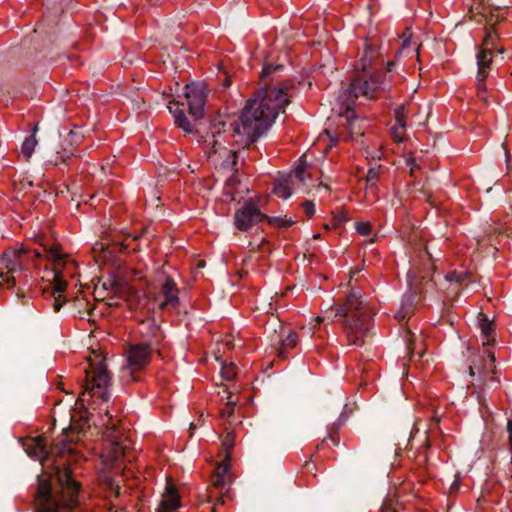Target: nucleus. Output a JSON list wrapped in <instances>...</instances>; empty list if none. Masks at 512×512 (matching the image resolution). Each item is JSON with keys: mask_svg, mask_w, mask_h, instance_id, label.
<instances>
[{"mask_svg": "<svg viewBox=\"0 0 512 512\" xmlns=\"http://www.w3.org/2000/svg\"><path fill=\"white\" fill-rule=\"evenodd\" d=\"M294 223H295V221H293L292 219L282 218L281 227L288 228V227L293 226Z\"/></svg>", "mask_w": 512, "mask_h": 512, "instance_id": "49530a36", "label": "nucleus"}, {"mask_svg": "<svg viewBox=\"0 0 512 512\" xmlns=\"http://www.w3.org/2000/svg\"><path fill=\"white\" fill-rule=\"evenodd\" d=\"M492 63V50L490 48H480L477 53V66L480 80H486L489 75L490 65Z\"/></svg>", "mask_w": 512, "mask_h": 512, "instance_id": "dca6fc26", "label": "nucleus"}, {"mask_svg": "<svg viewBox=\"0 0 512 512\" xmlns=\"http://www.w3.org/2000/svg\"><path fill=\"white\" fill-rule=\"evenodd\" d=\"M164 300L159 304V309L164 311L168 308L178 309L180 305L179 289L171 276H166L161 286Z\"/></svg>", "mask_w": 512, "mask_h": 512, "instance_id": "ddd939ff", "label": "nucleus"}, {"mask_svg": "<svg viewBox=\"0 0 512 512\" xmlns=\"http://www.w3.org/2000/svg\"><path fill=\"white\" fill-rule=\"evenodd\" d=\"M303 210L308 217H312L315 213V205L312 201H305L302 204Z\"/></svg>", "mask_w": 512, "mask_h": 512, "instance_id": "e433bc0d", "label": "nucleus"}, {"mask_svg": "<svg viewBox=\"0 0 512 512\" xmlns=\"http://www.w3.org/2000/svg\"><path fill=\"white\" fill-rule=\"evenodd\" d=\"M237 173L233 172V175L228 179L229 184L238 183Z\"/></svg>", "mask_w": 512, "mask_h": 512, "instance_id": "8fccbe9b", "label": "nucleus"}, {"mask_svg": "<svg viewBox=\"0 0 512 512\" xmlns=\"http://www.w3.org/2000/svg\"><path fill=\"white\" fill-rule=\"evenodd\" d=\"M487 21H488L489 23H491V24H490V26H491L492 24H495V25H496V23H498V20H495V22H494V23H492V21H493V15H491V16L487 19Z\"/></svg>", "mask_w": 512, "mask_h": 512, "instance_id": "6e6d98bb", "label": "nucleus"}, {"mask_svg": "<svg viewBox=\"0 0 512 512\" xmlns=\"http://www.w3.org/2000/svg\"><path fill=\"white\" fill-rule=\"evenodd\" d=\"M408 286L411 291V303L413 301H418L420 299V294L422 293L420 284L421 281L419 280L418 276L416 274H413L411 271L408 273Z\"/></svg>", "mask_w": 512, "mask_h": 512, "instance_id": "4be33fe9", "label": "nucleus"}, {"mask_svg": "<svg viewBox=\"0 0 512 512\" xmlns=\"http://www.w3.org/2000/svg\"><path fill=\"white\" fill-rule=\"evenodd\" d=\"M347 221H348V218L346 216H344L343 214L339 215V216H335L333 219L332 226L337 229V228H340Z\"/></svg>", "mask_w": 512, "mask_h": 512, "instance_id": "58836bf2", "label": "nucleus"}, {"mask_svg": "<svg viewBox=\"0 0 512 512\" xmlns=\"http://www.w3.org/2000/svg\"><path fill=\"white\" fill-rule=\"evenodd\" d=\"M299 337L298 334L294 331H290L285 339L281 342V347L278 352V356L281 358L286 357V353L288 349L294 348L298 343Z\"/></svg>", "mask_w": 512, "mask_h": 512, "instance_id": "aec40b11", "label": "nucleus"}, {"mask_svg": "<svg viewBox=\"0 0 512 512\" xmlns=\"http://www.w3.org/2000/svg\"><path fill=\"white\" fill-rule=\"evenodd\" d=\"M325 442V439L322 441V443L320 445H317V448L319 449Z\"/></svg>", "mask_w": 512, "mask_h": 512, "instance_id": "0e129e2a", "label": "nucleus"}, {"mask_svg": "<svg viewBox=\"0 0 512 512\" xmlns=\"http://www.w3.org/2000/svg\"><path fill=\"white\" fill-rule=\"evenodd\" d=\"M163 511H176L180 506V497L174 486L166 488L164 499L161 502Z\"/></svg>", "mask_w": 512, "mask_h": 512, "instance_id": "f3484780", "label": "nucleus"}, {"mask_svg": "<svg viewBox=\"0 0 512 512\" xmlns=\"http://www.w3.org/2000/svg\"><path fill=\"white\" fill-rule=\"evenodd\" d=\"M476 80H477V85H476L477 95H478V97H479L481 100H485V99H486V85H485V80H480V79H479V74H478V73H477Z\"/></svg>", "mask_w": 512, "mask_h": 512, "instance_id": "473e14b6", "label": "nucleus"}, {"mask_svg": "<svg viewBox=\"0 0 512 512\" xmlns=\"http://www.w3.org/2000/svg\"><path fill=\"white\" fill-rule=\"evenodd\" d=\"M394 65H395L394 61H389L387 63V71L391 72L393 70Z\"/></svg>", "mask_w": 512, "mask_h": 512, "instance_id": "3c124183", "label": "nucleus"}, {"mask_svg": "<svg viewBox=\"0 0 512 512\" xmlns=\"http://www.w3.org/2000/svg\"><path fill=\"white\" fill-rule=\"evenodd\" d=\"M85 373L82 396L97 397L103 402H107L109 399L108 386L111 376L105 361L101 359L97 363L90 362L89 368L85 370Z\"/></svg>", "mask_w": 512, "mask_h": 512, "instance_id": "39448f33", "label": "nucleus"}, {"mask_svg": "<svg viewBox=\"0 0 512 512\" xmlns=\"http://www.w3.org/2000/svg\"><path fill=\"white\" fill-rule=\"evenodd\" d=\"M206 98V93L201 86L186 85L185 99L189 109V114L195 120L203 118Z\"/></svg>", "mask_w": 512, "mask_h": 512, "instance_id": "f8f14e48", "label": "nucleus"}, {"mask_svg": "<svg viewBox=\"0 0 512 512\" xmlns=\"http://www.w3.org/2000/svg\"><path fill=\"white\" fill-rule=\"evenodd\" d=\"M384 170L385 169L382 165L369 168L365 179L366 186L371 189L377 188V183L380 179V176L384 173Z\"/></svg>", "mask_w": 512, "mask_h": 512, "instance_id": "5701e85b", "label": "nucleus"}, {"mask_svg": "<svg viewBox=\"0 0 512 512\" xmlns=\"http://www.w3.org/2000/svg\"><path fill=\"white\" fill-rule=\"evenodd\" d=\"M273 193L279 198L288 199L291 196L292 191L288 185L279 183L274 186Z\"/></svg>", "mask_w": 512, "mask_h": 512, "instance_id": "c85d7f7f", "label": "nucleus"}, {"mask_svg": "<svg viewBox=\"0 0 512 512\" xmlns=\"http://www.w3.org/2000/svg\"><path fill=\"white\" fill-rule=\"evenodd\" d=\"M340 120H344L345 122H341L343 129L339 130L338 137L343 140H357L358 137L364 135L362 131L363 120L359 119L355 115V111L347 106L345 112L339 114Z\"/></svg>", "mask_w": 512, "mask_h": 512, "instance_id": "9b49d317", "label": "nucleus"}, {"mask_svg": "<svg viewBox=\"0 0 512 512\" xmlns=\"http://www.w3.org/2000/svg\"><path fill=\"white\" fill-rule=\"evenodd\" d=\"M154 329H155V331H159V330H160V327L155 325V326H154Z\"/></svg>", "mask_w": 512, "mask_h": 512, "instance_id": "e2e57ef3", "label": "nucleus"}, {"mask_svg": "<svg viewBox=\"0 0 512 512\" xmlns=\"http://www.w3.org/2000/svg\"><path fill=\"white\" fill-rule=\"evenodd\" d=\"M469 374H470V376H474V374H475L474 367L472 365L469 366Z\"/></svg>", "mask_w": 512, "mask_h": 512, "instance_id": "4d7b16f0", "label": "nucleus"}, {"mask_svg": "<svg viewBox=\"0 0 512 512\" xmlns=\"http://www.w3.org/2000/svg\"><path fill=\"white\" fill-rule=\"evenodd\" d=\"M61 293L62 292L56 291L55 285H53V287H49L43 290V294H48L51 298H53L52 306L54 312H59L63 304L65 303V300L62 299Z\"/></svg>", "mask_w": 512, "mask_h": 512, "instance_id": "393cba45", "label": "nucleus"}, {"mask_svg": "<svg viewBox=\"0 0 512 512\" xmlns=\"http://www.w3.org/2000/svg\"><path fill=\"white\" fill-rule=\"evenodd\" d=\"M111 285L114 287V286H116V285H117V283L114 281V282H112V284H111Z\"/></svg>", "mask_w": 512, "mask_h": 512, "instance_id": "338daca9", "label": "nucleus"}, {"mask_svg": "<svg viewBox=\"0 0 512 512\" xmlns=\"http://www.w3.org/2000/svg\"><path fill=\"white\" fill-rule=\"evenodd\" d=\"M264 220H266L272 226L281 227V217H271L266 215V217H264Z\"/></svg>", "mask_w": 512, "mask_h": 512, "instance_id": "a19ab883", "label": "nucleus"}, {"mask_svg": "<svg viewBox=\"0 0 512 512\" xmlns=\"http://www.w3.org/2000/svg\"><path fill=\"white\" fill-rule=\"evenodd\" d=\"M479 327L481 334L486 338V342H483V346H489L495 342L494 338H491L494 332V324L490 321L486 315L480 314Z\"/></svg>", "mask_w": 512, "mask_h": 512, "instance_id": "a211bd4d", "label": "nucleus"}, {"mask_svg": "<svg viewBox=\"0 0 512 512\" xmlns=\"http://www.w3.org/2000/svg\"><path fill=\"white\" fill-rule=\"evenodd\" d=\"M410 43L411 42L409 39H405L402 43L401 49L398 51L397 54H402L403 52H405L409 48Z\"/></svg>", "mask_w": 512, "mask_h": 512, "instance_id": "a18cd8bd", "label": "nucleus"}, {"mask_svg": "<svg viewBox=\"0 0 512 512\" xmlns=\"http://www.w3.org/2000/svg\"><path fill=\"white\" fill-rule=\"evenodd\" d=\"M471 273L468 271H451L445 275V279L448 282H455L456 284L462 285L471 279Z\"/></svg>", "mask_w": 512, "mask_h": 512, "instance_id": "b1692460", "label": "nucleus"}, {"mask_svg": "<svg viewBox=\"0 0 512 512\" xmlns=\"http://www.w3.org/2000/svg\"><path fill=\"white\" fill-rule=\"evenodd\" d=\"M223 376L227 379V380H231L233 378L232 374H230V372H223Z\"/></svg>", "mask_w": 512, "mask_h": 512, "instance_id": "864d4df0", "label": "nucleus"}, {"mask_svg": "<svg viewBox=\"0 0 512 512\" xmlns=\"http://www.w3.org/2000/svg\"><path fill=\"white\" fill-rule=\"evenodd\" d=\"M374 51L370 46H366L364 55L360 59L362 73L356 75L347 90V100L354 102L360 96L366 99H373L383 89L385 74L381 71L369 73L367 69L371 66Z\"/></svg>", "mask_w": 512, "mask_h": 512, "instance_id": "20e7f679", "label": "nucleus"}, {"mask_svg": "<svg viewBox=\"0 0 512 512\" xmlns=\"http://www.w3.org/2000/svg\"><path fill=\"white\" fill-rule=\"evenodd\" d=\"M287 88L267 86L261 88L252 98L247 100L238 121L232 124L239 150H246L239 161L243 164L246 158L255 160L250 153L257 151L255 142L273 125L280 112H285L290 103Z\"/></svg>", "mask_w": 512, "mask_h": 512, "instance_id": "f03ea898", "label": "nucleus"}, {"mask_svg": "<svg viewBox=\"0 0 512 512\" xmlns=\"http://www.w3.org/2000/svg\"><path fill=\"white\" fill-rule=\"evenodd\" d=\"M394 116L396 121L395 124H403L406 126V107L404 105H399L397 108H395Z\"/></svg>", "mask_w": 512, "mask_h": 512, "instance_id": "c756f323", "label": "nucleus"}, {"mask_svg": "<svg viewBox=\"0 0 512 512\" xmlns=\"http://www.w3.org/2000/svg\"><path fill=\"white\" fill-rule=\"evenodd\" d=\"M380 512H397V510L391 501H386L383 503Z\"/></svg>", "mask_w": 512, "mask_h": 512, "instance_id": "79ce46f5", "label": "nucleus"}, {"mask_svg": "<svg viewBox=\"0 0 512 512\" xmlns=\"http://www.w3.org/2000/svg\"><path fill=\"white\" fill-rule=\"evenodd\" d=\"M316 321L319 323V322L323 321V318L322 317H317Z\"/></svg>", "mask_w": 512, "mask_h": 512, "instance_id": "680f3d73", "label": "nucleus"}, {"mask_svg": "<svg viewBox=\"0 0 512 512\" xmlns=\"http://www.w3.org/2000/svg\"><path fill=\"white\" fill-rule=\"evenodd\" d=\"M356 230L360 235L368 236L371 233L372 226L369 222H357Z\"/></svg>", "mask_w": 512, "mask_h": 512, "instance_id": "2f4dec72", "label": "nucleus"}, {"mask_svg": "<svg viewBox=\"0 0 512 512\" xmlns=\"http://www.w3.org/2000/svg\"><path fill=\"white\" fill-rule=\"evenodd\" d=\"M219 500L221 503H224V500L222 499V497H219Z\"/></svg>", "mask_w": 512, "mask_h": 512, "instance_id": "774afa93", "label": "nucleus"}, {"mask_svg": "<svg viewBox=\"0 0 512 512\" xmlns=\"http://www.w3.org/2000/svg\"><path fill=\"white\" fill-rule=\"evenodd\" d=\"M246 150H233L229 151L227 158L223 161V167L229 170H232L235 173H238L239 167V158L241 154H245Z\"/></svg>", "mask_w": 512, "mask_h": 512, "instance_id": "412c9836", "label": "nucleus"}, {"mask_svg": "<svg viewBox=\"0 0 512 512\" xmlns=\"http://www.w3.org/2000/svg\"><path fill=\"white\" fill-rule=\"evenodd\" d=\"M319 237H320V235H319V234H315V235H314V238H316V239H317V238H319Z\"/></svg>", "mask_w": 512, "mask_h": 512, "instance_id": "69168bd1", "label": "nucleus"}, {"mask_svg": "<svg viewBox=\"0 0 512 512\" xmlns=\"http://www.w3.org/2000/svg\"><path fill=\"white\" fill-rule=\"evenodd\" d=\"M420 45L417 43H414V49L413 52L418 56L419 54Z\"/></svg>", "mask_w": 512, "mask_h": 512, "instance_id": "603ef678", "label": "nucleus"}, {"mask_svg": "<svg viewBox=\"0 0 512 512\" xmlns=\"http://www.w3.org/2000/svg\"><path fill=\"white\" fill-rule=\"evenodd\" d=\"M152 351L150 342L131 344L127 351V361L131 372L144 369L151 361Z\"/></svg>", "mask_w": 512, "mask_h": 512, "instance_id": "9d476101", "label": "nucleus"}, {"mask_svg": "<svg viewBox=\"0 0 512 512\" xmlns=\"http://www.w3.org/2000/svg\"><path fill=\"white\" fill-rule=\"evenodd\" d=\"M506 430L508 433V442H509V448L511 452V465H512V420L509 419L507 422Z\"/></svg>", "mask_w": 512, "mask_h": 512, "instance_id": "ea45409f", "label": "nucleus"}, {"mask_svg": "<svg viewBox=\"0 0 512 512\" xmlns=\"http://www.w3.org/2000/svg\"><path fill=\"white\" fill-rule=\"evenodd\" d=\"M168 109L174 117L175 124L186 133H193L194 127L186 117L184 110L179 108V102H169Z\"/></svg>", "mask_w": 512, "mask_h": 512, "instance_id": "2eb2a0df", "label": "nucleus"}, {"mask_svg": "<svg viewBox=\"0 0 512 512\" xmlns=\"http://www.w3.org/2000/svg\"><path fill=\"white\" fill-rule=\"evenodd\" d=\"M425 446L428 448L430 446V442L428 439L425 440Z\"/></svg>", "mask_w": 512, "mask_h": 512, "instance_id": "052dcab7", "label": "nucleus"}, {"mask_svg": "<svg viewBox=\"0 0 512 512\" xmlns=\"http://www.w3.org/2000/svg\"><path fill=\"white\" fill-rule=\"evenodd\" d=\"M47 258L52 262L53 280L52 284L55 285L56 291L64 292L67 288L65 277L69 275L73 277L72 269L75 268L73 260L65 259L56 248H51L47 253Z\"/></svg>", "mask_w": 512, "mask_h": 512, "instance_id": "0eeeda50", "label": "nucleus"}, {"mask_svg": "<svg viewBox=\"0 0 512 512\" xmlns=\"http://www.w3.org/2000/svg\"><path fill=\"white\" fill-rule=\"evenodd\" d=\"M74 438L66 434L61 440L48 446L45 438L32 440L26 451L41 459L42 465H53V475L46 473L37 477L35 512H74L79 503L81 485L72 477L69 460L73 453Z\"/></svg>", "mask_w": 512, "mask_h": 512, "instance_id": "f257e3e1", "label": "nucleus"}, {"mask_svg": "<svg viewBox=\"0 0 512 512\" xmlns=\"http://www.w3.org/2000/svg\"><path fill=\"white\" fill-rule=\"evenodd\" d=\"M295 177L301 181V182H304L305 181V178H306V165L305 164H301V165H298L296 168H295Z\"/></svg>", "mask_w": 512, "mask_h": 512, "instance_id": "c9c22d12", "label": "nucleus"}, {"mask_svg": "<svg viewBox=\"0 0 512 512\" xmlns=\"http://www.w3.org/2000/svg\"><path fill=\"white\" fill-rule=\"evenodd\" d=\"M432 421L435 423V425H438V423H439V421H440V420H439V418H438V417H433V418H432Z\"/></svg>", "mask_w": 512, "mask_h": 512, "instance_id": "bf43d9fd", "label": "nucleus"}, {"mask_svg": "<svg viewBox=\"0 0 512 512\" xmlns=\"http://www.w3.org/2000/svg\"><path fill=\"white\" fill-rule=\"evenodd\" d=\"M416 169H419V166H418V167H413V166H412V167H410V176H411V177H414V173H415V170H416Z\"/></svg>", "mask_w": 512, "mask_h": 512, "instance_id": "5fc2aeb1", "label": "nucleus"}, {"mask_svg": "<svg viewBox=\"0 0 512 512\" xmlns=\"http://www.w3.org/2000/svg\"><path fill=\"white\" fill-rule=\"evenodd\" d=\"M498 39L495 24L486 28L485 37L481 48H490L491 50L496 47V41Z\"/></svg>", "mask_w": 512, "mask_h": 512, "instance_id": "a878e982", "label": "nucleus"}, {"mask_svg": "<svg viewBox=\"0 0 512 512\" xmlns=\"http://www.w3.org/2000/svg\"><path fill=\"white\" fill-rule=\"evenodd\" d=\"M345 418L341 415L331 426L328 427V433L338 434L344 425Z\"/></svg>", "mask_w": 512, "mask_h": 512, "instance_id": "72a5a7b5", "label": "nucleus"}, {"mask_svg": "<svg viewBox=\"0 0 512 512\" xmlns=\"http://www.w3.org/2000/svg\"><path fill=\"white\" fill-rule=\"evenodd\" d=\"M409 313H411V305L409 307L403 305L402 308L396 314V319H398L399 321H403Z\"/></svg>", "mask_w": 512, "mask_h": 512, "instance_id": "4c0bfd02", "label": "nucleus"}, {"mask_svg": "<svg viewBox=\"0 0 512 512\" xmlns=\"http://www.w3.org/2000/svg\"><path fill=\"white\" fill-rule=\"evenodd\" d=\"M106 416L108 420L107 422H103V425L111 431L109 437L112 438L107 448V461H109L112 466L120 468L127 456L128 446L124 444L122 437L115 434L116 425L111 422L112 416L109 415V412H106Z\"/></svg>", "mask_w": 512, "mask_h": 512, "instance_id": "6e6552de", "label": "nucleus"}, {"mask_svg": "<svg viewBox=\"0 0 512 512\" xmlns=\"http://www.w3.org/2000/svg\"><path fill=\"white\" fill-rule=\"evenodd\" d=\"M327 438L331 440V442L333 443V445H335V446L339 445L340 437H339V435H338V434L328 433Z\"/></svg>", "mask_w": 512, "mask_h": 512, "instance_id": "c03bdc74", "label": "nucleus"}, {"mask_svg": "<svg viewBox=\"0 0 512 512\" xmlns=\"http://www.w3.org/2000/svg\"><path fill=\"white\" fill-rule=\"evenodd\" d=\"M233 395L228 392L227 403L224 408L220 410V416L223 419H229L234 414V407L237 404L236 400H233Z\"/></svg>", "mask_w": 512, "mask_h": 512, "instance_id": "bb28decb", "label": "nucleus"}, {"mask_svg": "<svg viewBox=\"0 0 512 512\" xmlns=\"http://www.w3.org/2000/svg\"><path fill=\"white\" fill-rule=\"evenodd\" d=\"M223 446L228 455L234 447V434L232 432L226 435L225 439L223 440Z\"/></svg>", "mask_w": 512, "mask_h": 512, "instance_id": "f704fd0d", "label": "nucleus"}, {"mask_svg": "<svg viewBox=\"0 0 512 512\" xmlns=\"http://www.w3.org/2000/svg\"><path fill=\"white\" fill-rule=\"evenodd\" d=\"M37 131H38V125L35 124L33 127V130H32V134L30 136L26 137L22 143L21 152L27 160L32 156L34 149L37 145V140H36V136H35Z\"/></svg>", "mask_w": 512, "mask_h": 512, "instance_id": "6ab92c4d", "label": "nucleus"}, {"mask_svg": "<svg viewBox=\"0 0 512 512\" xmlns=\"http://www.w3.org/2000/svg\"><path fill=\"white\" fill-rule=\"evenodd\" d=\"M27 251L23 248H7L0 256V278L12 288L16 285L15 273L26 272L25 256Z\"/></svg>", "mask_w": 512, "mask_h": 512, "instance_id": "423d86ee", "label": "nucleus"}, {"mask_svg": "<svg viewBox=\"0 0 512 512\" xmlns=\"http://www.w3.org/2000/svg\"><path fill=\"white\" fill-rule=\"evenodd\" d=\"M406 165L409 167H418V165L415 162V159L412 157L406 159Z\"/></svg>", "mask_w": 512, "mask_h": 512, "instance_id": "09e8293b", "label": "nucleus"}, {"mask_svg": "<svg viewBox=\"0 0 512 512\" xmlns=\"http://www.w3.org/2000/svg\"><path fill=\"white\" fill-rule=\"evenodd\" d=\"M230 466V458L226 456L225 460L217 465L213 474V486L220 490L222 493L223 490L228 491L230 486V476L228 475V470Z\"/></svg>", "mask_w": 512, "mask_h": 512, "instance_id": "4468645a", "label": "nucleus"}, {"mask_svg": "<svg viewBox=\"0 0 512 512\" xmlns=\"http://www.w3.org/2000/svg\"><path fill=\"white\" fill-rule=\"evenodd\" d=\"M326 318L342 324L349 345L361 347L364 344L370 329L371 315L367 304L357 292L350 291L344 304L329 306Z\"/></svg>", "mask_w": 512, "mask_h": 512, "instance_id": "7ed1b4c3", "label": "nucleus"}, {"mask_svg": "<svg viewBox=\"0 0 512 512\" xmlns=\"http://www.w3.org/2000/svg\"><path fill=\"white\" fill-rule=\"evenodd\" d=\"M283 69V65H273V64H267L263 67L261 71V79L265 80L269 75H271L273 72L277 70Z\"/></svg>", "mask_w": 512, "mask_h": 512, "instance_id": "7c9ffc66", "label": "nucleus"}, {"mask_svg": "<svg viewBox=\"0 0 512 512\" xmlns=\"http://www.w3.org/2000/svg\"><path fill=\"white\" fill-rule=\"evenodd\" d=\"M405 127L403 124L401 125H398V124H395L391 129H390V134H391V137L393 138V140L395 142H403L404 141V138H405Z\"/></svg>", "mask_w": 512, "mask_h": 512, "instance_id": "cd10ccee", "label": "nucleus"}, {"mask_svg": "<svg viewBox=\"0 0 512 512\" xmlns=\"http://www.w3.org/2000/svg\"><path fill=\"white\" fill-rule=\"evenodd\" d=\"M264 217L266 214H263L253 202L249 201L235 211L234 225L238 230L245 232L264 221Z\"/></svg>", "mask_w": 512, "mask_h": 512, "instance_id": "1a4fd4ad", "label": "nucleus"}, {"mask_svg": "<svg viewBox=\"0 0 512 512\" xmlns=\"http://www.w3.org/2000/svg\"><path fill=\"white\" fill-rule=\"evenodd\" d=\"M17 296H18V297H21L22 299H24V298H25L24 293H23V292H20V291H18V292H17ZM22 302H23V303H25V302H24V300H22Z\"/></svg>", "mask_w": 512, "mask_h": 512, "instance_id": "13d9d810", "label": "nucleus"}, {"mask_svg": "<svg viewBox=\"0 0 512 512\" xmlns=\"http://www.w3.org/2000/svg\"><path fill=\"white\" fill-rule=\"evenodd\" d=\"M109 488L111 489L112 493L115 495V497H119L121 494L120 487L118 484H115L113 480H109Z\"/></svg>", "mask_w": 512, "mask_h": 512, "instance_id": "37998d69", "label": "nucleus"}, {"mask_svg": "<svg viewBox=\"0 0 512 512\" xmlns=\"http://www.w3.org/2000/svg\"><path fill=\"white\" fill-rule=\"evenodd\" d=\"M486 353H487V356H488V358H489V360H490V366H493V365H494V363H495V356H494V353H493V352H491V351H489V350H487V351H486Z\"/></svg>", "mask_w": 512, "mask_h": 512, "instance_id": "de8ad7c7", "label": "nucleus"}]
</instances>
